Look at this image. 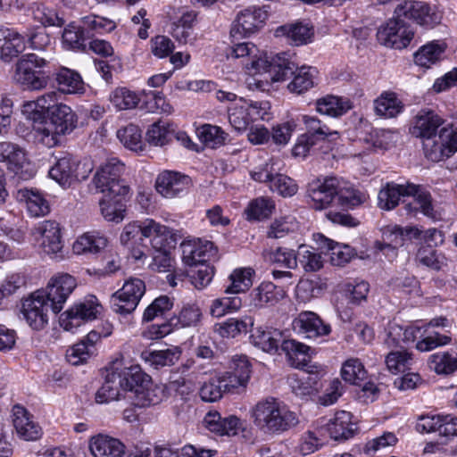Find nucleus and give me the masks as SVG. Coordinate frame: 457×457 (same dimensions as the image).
Instances as JSON below:
<instances>
[{
  "mask_svg": "<svg viewBox=\"0 0 457 457\" xmlns=\"http://www.w3.org/2000/svg\"><path fill=\"white\" fill-rule=\"evenodd\" d=\"M102 306L96 297L79 302L64 312L60 318V324L65 330L79 327L83 322L96 319Z\"/></svg>",
  "mask_w": 457,
  "mask_h": 457,
  "instance_id": "obj_13",
  "label": "nucleus"
},
{
  "mask_svg": "<svg viewBox=\"0 0 457 457\" xmlns=\"http://www.w3.org/2000/svg\"><path fill=\"white\" fill-rule=\"evenodd\" d=\"M441 124L442 119L434 112L420 111L415 116L410 131L414 137H421L424 141L436 134V130Z\"/></svg>",
  "mask_w": 457,
  "mask_h": 457,
  "instance_id": "obj_29",
  "label": "nucleus"
},
{
  "mask_svg": "<svg viewBox=\"0 0 457 457\" xmlns=\"http://www.w3.org/2000/svg\"><path fill=\"white\" fill-rule=\"evenodd\" d=\"M123 170L124 165L118 159H109L97 168L92 183L101 194L127 195L129 193V187L121 179Z\"/></svg>",
  "mask_w": 457,
  "mask_h": 457,
  "instance_id": "obj_5",
  "label": "nucleus"
},
{
  "mask_svg": "<svg viewBox=\"0 0 457 457\" xmlns=\"http://www.w3.org/2000/svg\"><path fill=\"white\" fill-rule=\"evenodd\" d=\"M121 372L126 397L134 406L145 408L162 401V390L153 383L151 377L138 365L121 366Z\"/></svg>",
  "mask_w": 457,
  "mask_h": 457,
  "instance_id": "obj_2",
  "label": "nucleus"
},
{
  "mask_svg": "<svg viewBox=\"0 0 457 457\" xmlns=\"http://www.w3.org/2000/svg\"><path fill=\"white\" fill-rule=\"evenodd\" d=\"M88 446L94 457H123L126 452L121 441L103 434L92 436Z\"/></svg>",
  "mask_w": 457,
  "mask_h": 457,
  "instance_id": "obj_25",
  "label": "nucleus"
},
{
  "mask_svg": "<svg viewBox=\"0 0 457 457\" xmlns=\"http://www.w3.org/2000/svg\"><path fill=\"white\" fill-rule=\"evenodd\" d=\"M16 198L19 202L25 204L27 211L32 217L45 216L50 212L48 202L37 190L19 189Z\"/></svg>",
  "mask_w": 457,
  "mask_h": 457,
  "instance_id": "obj_33",
  "label": "nucleus"
},
{
  "mask_svg": "<svg viewBox=\"0 0 457 457\" xmlns=\"http://www.w3.org/2000/svg\"><path fill=\"white\" fill-rule=\"evenodd\" d=\"M77 169L78 161L71 154H64L56 159L49 170V176L63 187H67L78 179Z\"/></svg>",
  "mask_w": 457,
  "mask_h": 457,
  "instance_id": "obj_27",
  "label": "nucleus"
},
{
  "mask_svg": "<svg viewBox=\"0 0 457 457\" xmlns=\"http://www.w3.org/2000/svg\"><path fill=\"white\" fill-rule=\"evenodd\" d=\"M276 36H286L291 44L302 46L309 43L313 36L312 28L307 24L295 23L280 26L276 29Z\"/></svg>",
  "mask_w": 457,
  "mask_h": 457,
  "instance_id": "obj_37",
  "label": "nucleus"
},
{
  "mask_svg": "<svg viewBox=\"0 0 457 457\" xmlns=\"http://www.w3.org/2000/svg\"><path fill=\"white\" fill-rule=\"evenodd\" d=\"M281 350L286 353L290 364L297 369H304L311 361L313 350L295 339L283 340Z\"/></svg>",
  "mask_w": 457,
  "mask_h": 457,
  "instance_id": "obj_30",
  "label": "nucleus"
},
{
  "mask_svg": "<svg viewBox=\"0 0 457 457\" xmlns=\"http://www.w3.org/2000/svg\"><path fill=\"white\" fill-rule=\"evenodd\" d=\"M289 385L292 392L301 398L313 395L318 392V381L310 375L301 378L292 376L289 378Z\"/></svg>",
  "mask_w": 457,
  "mask_h": 457,
  "instance_id": "obj_62",
  "label": "nucleus"
},
{
  "mask_svg": "<svg viewBox=\"0 0 457 457\" xmlns=\"http://www.w3.org/2000/svg\"><path fill=\"white\" fill-rule=\"evenodd\" d=\"M196 14L188 12L180 16L177 21L171 23L170 34L179 43L187 44L193 34V25Z\"/></svg>",
  "mask_w": 457,
  "mask_h": 457,
  "instance_id": "obj_41",
  "label": "nucleus"
},
{
  "mask_svg": "<svg viewBox=\"0 0 457 457\" xmlns=\"http://www.w3.org/2000/svg\"><path fill=\"white\" fill-rule=\"evenodd\" d=\"M405 193L407 196H412L414 198V203L418 205V210L423 215L432 220L441 219V213L435 209L430 193L423 186L408 182L407 191Z\"/></svg>",
  "mask_w": 457,
  "mask_h": 457,
  "instance_id": "obj_31",
  "label": "nucleus"
},
{
  "mask_svg": "<svg viewBox=\"0 0 457 457\" xmlns=\"http://www.w3.org/2000/svg\"><path fill=\"white\" fill-rule=\"evenodd\" d=\"M117 137L128 149L137 152L143 150L142 134L140 129L134 124H129L117 131Z\"/></svg>",
  "mask_w": 457,
  "mask_h": 457,
  "instance_id": "obj_56",
  "label": "nucleus"
},
{
  "mask_svg": "<svg viewBox=\"0 0 457 457\" xmlns=\"http://www.w3.org/2000/svg\"><path fill=\"white\" fill-rule=\"evenodd\" d=\"M445 49L444 44L436 42L428 43L420 47L414 54V62L419 66L429 68L441 59Z\"/></svg>",
  "mask_w": 457,
  "mask_h": 457,
  "instance_id": "obj_48",
  "label": "nucleus"
},
{
  "mask_svg": "<svg viewBox=\"0 0 457 457\" xmlns=\"http://www.w3.org/2000/svg\"><path fill=\"white\" fill-rule=\"evenodd\" d=\"M77 287L75 278L68 273L58 274L53 277L46 289H42L50 301L51 311L60 312L69 295Z\"/></svg>",
  "mask_w": 457,
  "mask_h": 457,
  "instance_id": "obj_12",
  "label": "nucleus"
},
{
  "mask_svg": "<svg viewBox=\"0 0 457 457\" xmlns=\"http://www.w3.org/2000/svg\"><path fill=\"white\" fill-rule=\"evenodd\" d=\"M82 23L87 37L95 34L111 32L116 28L113 21L98 15L86 16L82 19Z\"/></svg>",
  "mask_w": 457,
  "mask_h": 457,
  "instance_id": "obj_57",
  "label": "nucleus"
},
{
  "mask_svg": "<svg viewBox=\"0 0 457 457\" xmlns=\"http://www.w3.org/2000/svg\"><path fill=\"white\" fill-rule=\"evenodd\" d=\"M110 100L118 110L135 108L139 103V97L126 87L116 88L111 95Z\"/></svg>",
  "mask_w": 457,
  "mask_h": 457,
  "instance_id": "obj_64",
  "label": "nucleus"
},
{
  "mask_svg": "<svg viewBox=\"0 0 457 457\" xmlns=\"http://www.w3.org/2000/svg\"><path fill=\"white\" fill-rule=\"evenodd\" d=\"M384 242H377L376 246L380 251L390 250L394 252L404 243L403 228L398 225H386L381 228Z\"/></svg>",
  "mask_w": 457,
  "mask_h": 457,
  "instance_id": "obj_51",
  "label": "nucleus"
},
{
  "mask_svg": "<svg viewBox=\"0 0 457 457\" xmlns=\"http://www.w3.org/2000/svg\"><path fill=\"white\" fill-rule=\"evenodd\" d=\"M34 234L41 237V247L48 255L60 253L63 247L59 224L54 220H44L34 228Z\"/></svg>",
  "mask_w": 457,
  "mask_h": 457,
  "instance_id": "obj_22",
  "label": "nucleus"
},
{
  "mask_svg": "<svg viewBox=\"0 0 457 457\" xmlns=\"http://www.w3.org/2000/svg\"><path fill=\"white\" fill-rule=\"evenodd\" d=\"M49 309L51 305L47 295L37 290L22 302L21 312L30 328L41 330L48 323Z\"/></svg>",
  "mask_w": 457,
  "mask_h": 457,
  "instance_id": "obj_10",
  "label": "nucleus"
},
{
  "mask_svg": "<svg viewBox=\"0 0 457 457\" xmlns=\"http://www.w3.org/2000/svg\"><path fill=\"white\" fill-rule=\"evenodd\" d=\"M323 247L330 251V262L335 266H344L355 255L354 250L348 245H340L331 239L320 236Z\"/></svg>",
  "mask_w": 457,
  "mask_h": 457,
  "instance_id": "obj_46",
  "label": "nucleus"
},
{
  "mask_svg": "<svg viewBox=\"0 0 457 457\" xmlns=\"http://www.w3.org/2000/svg\"><path fill=\"white\" fill-rule=\"evenodd\" d=\"M108 245V239L99 232L85 233L73 243L72 250L76 254L96 253Z\"/></svg>",
  "mask_w": 457,
  "mask_h": 457,
  "instance_id": "obj_35",
  "label": "nucleus"
},
{
  "mask_svg": "<svg viewBox=\"0 0 457 457\" xmlns=\"http://www.w3.org/2000/svg\"><path fill=\"white\" fill-rule=\"evenodd\" d=\"M385 362L392 373L405 372L411 369L412 363L411 353L405 350L394 351L386 355Z\"/></svg>",
  "mask_w": 457,
  "mask_h": 457,
  "instance_id": "obj_63",
  "label": "nucleus"
},
{
  "mask_svg": "<svg viewBox=\"0 0 457 457\" xmlns=\"http://www.w3.org/2000/svg\"><path fill=\"white\" fill-rule=\"evenodd\" d=\"M173 129L165 121L158 120L154 122L145 134L146 141L155 146H162L168 144L173 137Z\"/></svg>",
  "mask_w": 457,
  "mask_h": 457,
  "instance_id": "obj_52",
  "label": "nucleus"
},
{
  "mask_svg": "<svg viewBox=\"0 0 457 457\" xmlns=\"http://www.w3.org/2000/svg\"><path fill=\"white\" fill-rule=\"evenodd\" d=\"M62 43L67 49H84L87 32L83 28L69 24L62 32Z\"/></svg>",
  "mask_w": 457,
  "mask_h": 457,
  "instance_id": "obj_60",
  "label": "nucleus"
},
{
  "mask_svg": "<svg viewBox=\"0 0 457 457\" xmlns=\"http://www.w3.org/2000/svg\"><path fill=\"white\" fill-rule=\"evenodd\" d=\"M25 48L24 37L12 29L1 47V60L9 62L12 58L17 57L22 53Z\"/></svg>",
  "mask_w": 457,
  "mask_h": 457,
  "instance_id": "obj_53",
  "label": "nucleus"
},
{
  "mask_svg": "<svg viewBox=\"0 0 457 457\" xmlns=\"http://www.w3.org/2000/svg\"><path fill=\"white\" fill-rule=\"evenodd\" d=\"M145 231L156 253H170L178 243V237L170 228L154 220H149V228Z\"/></svg>",
  "mask_w": 457,
  "mask_h": 457,
  "instance_id": "obj_26",
  "label": "nucleus"
},
{
  "mask_svg": "<svg viewBox=\"0 0 457 457\" xmlns=\"http://www.w3.org/2000/svg\"><path fill=\"white\" fill-rule=\"evenodd\" d=\"M297 264L306 272H315L323 267V260L320 253L306 245H301L296 252Z\"/></svg>",
  "mask_w": 457,
  "mask_h": 457,
  "instance_id": "obj_47",
  "label": "nucleus"
},
{
  "mask_svg": "<svg viewBox=\"0 0 457 457\" xmlns=\"http://www.w3.org/2000/svg\"><path fill=\"white\" fill-rule=\"evenodd\" d=\"M198 137L206 146L216 148L225 144L228 134L218 126L204 124L198 129Z\"/></svg>",
  "mask_w": 457,
  "mask_h": 457,
  "instance_id": "obj_58",
  "label": "nucleus"
},
{
  "mask_svg": "<svg viewBox=\"0 0 457 457\" xmlns=\"http://www.w3.org/2000/svg\"><path fill=\"white\" fill-rule=\"evenodd\" d=\"M121 372V363L115 361L107 370L104 382L96 394V401L98 403H106L111 401L126 397Z\"/></svg>",
  "mask_w": 457,
  "mask_h": 457,
  "instance_id": "obj_14",
  "label": "nucleus"
},
{
  "mask_svg": "<svg viewBox=\"0 0 457 457\" xmlns=\"http://www.w3.org/2000/svg\"><path fill=\"white\" fill-rule=\"evenodd\" d=\"M274 165V162L266 163L260 170L252 172L253 179L268 184L271 191L284 197L295 195L298 189L296 183L288 176L277 172Z\"/></svg>",
  "mask_w": 457,
  "mask_h": 457,
  "instance_id": "obj_11",
  "label": "nucleus"
},
{
  "mask_svg": "<svg viewBox=\"0 0 457 457\" xmlns=\"http://www.w3.org/2000/svg\"><path fill=\"white\" fill-rule=\"evenodd\" d=\"M204 427L220 436H235L241 428L239 418L230 415L222 418L218 411H209L204 419Z\"/></svg>",
  "mask_w": 457,
  "mask_h": 457,
  "instance_id": "obj_28",
  "label": "nucleus"
},
{
  "mask_svg": "<svg viewBox=\"0 0 457 457\" xmlns=\"http://www.w3.org/2000/svg\"><path fill=\"white\" fill-rule=\"evenodd\" d=\"M149 220H146L141 224L129 223L126 225L120 237L121 244L130 247L132 245L139 244L144 238H148V233L145 230L149 228Z\"/></svg>",
  "mask_w": 457,
  "mask_h": 457,
  "instance_id": "obj_54",
  "label": "nucleus"
},
{
  "mask_svg": "<svg viewBox=\"0 0 457 457\" xmlns=\"http://www.w3.org/2000/svg\"><path fill=\"white\" fill-rule=\"evenodd\" d=\"M99 201L100 211L104 218L108 221L120 222L125 216L126 205L124 198L126 195H116L114 194H102Z\"/></svg>",
  "mask_w": 457,
  "mask_h": 457,
  "instance_id": "obj_34",
  "label": "nucleus"
},
{
  "mask_svg": "<svg viewBox=\"0 0 457 457\" xmlns=\"http://www.w3.org/2000/svg\"><path fill=\"white\" fill-rule=\"evenodd\" d=\"M429 367L437 374L450 375L457 370V353L438 352L429 357Z\"/></svg>",
  "mask_w": 457,
  "mask_h": 457,
  "instance_id": "obj_40",
  "label": "nucleus"
},
{
  "mask_svg": "<svg viewBox=\"0 0 457 457\" xmlns=\"http://www.w3.org/2000/svg\"><path fill=\"white\" fill-rule=\"evenodd\" d=\"M187 175L174 170H163L156 178L155 188L166 198H174L184 192L190 185Z\"/></svg>",
  "mask_w": 457,
  "mask_h": 457,
  "instance_id": "obj_20",
  "label": "nucleus"
},
{
  "mask_svg": "<svg viewBox=\"0 0 457 457\" xmlns=\"http://www.w3.org/2000/svg\"><path fill=\"white\" fill-rule=\"evenodd\" d=\"M180 247L182 250V260L188 266L206 264L217 253V249L214 247L213 243L207 240L184 241L181 243Z\"/></svg>",
  "mask_w": 457,
  "mask_h": 457,
  "instance_id": "obj_17",
  "label": "nucleus"
},
{
  "mask_svg": "<svg viewBox=\"0 0 457 457\" xmlns=\"http://www.w3.org/2000/svg\"><path fill=\"white\" fill-rule=\"evenodd\" d=\"M374 108L378 115L394 118L403 111V105L395 92H384L375 100Z\"/></svg>",
  "mask_w": 457,
  "mask_h": 457,
  "instance_id": "obj_39",
  "label": "nucleus"
},
{
  "mask_svg": "<svg viewBox=\"0 0 457 457\" xmlns=\"http://www.w3.org/2000/svg\"><path fill=\"white\" fill-rule=\"evenodd\" d=\"M408 182L405 184H396L388 182L383 187L378 195V206L386 211L395 209L400 201L401 196H407Z\"/></svg>",
  "mask_w": 457,
  "mask_h": 457,
  "instance_id": "obj_36",
  "label": "nucleus"
},
{
  "mask_svg": "<svg viewBox=\"0 0 457 457\" xmlns=\"http://www.w3.org/2000/svg\"><path fill=\"white\" fill-rule=\"evenodd\" d=\"M77 115L71 108L64 104L54 105L49 120L39 123L36 132L40 141L48 147L59 143L60 136L70 134L77 127Z\"/></svg>",
  "mask_w": 457,
  "mask_h": 457,
  "instance_id": "obj_3",
  "label": "nucleus"
},
{
  "mask_svg": "<svg viewBox=\"0 0 457 457\" xmlns=\"http://www.w3.org/2000/svg\"><path fill=\"white\" fill-rule=\"evenodd\" d=\"M46 64V61L35 54H24L16 62L13 79L27 89L41 90L48 83V76L40 70Z\"/></svg>",
  "mask_w": 457,
  "mask_h": 457,
  "instance_id": "obj_6",
  "label": "nucleus"
},
{
  "mask_svg": "<svg viewBox=\"0 0 457 457\" xmlns=\"http://www.w3.org/2000/svg\"><path fill=\"white\" fill-rule=\"evenodd\" d=\"M56 81L62 92L66 94L81 93L84 89L79 73L67 68H62L56 73Z\"/></svg>",
  "mask_w": 457,
  "mask_h": 457,
  "instance_id": "obj_49",
  "label": "nucleus"
},
{
  "mask_svg": "<svg viewBox=\"0 0 457 457\" xmlns=\"http://www.w3.org/2000/svg\"><path fill=\"white\" fill-rule=\"evenodd\" d=\"M315 69L312 67L302 66L298 68L295 65L294 73L288 78L293 76V80L288 84L287 88L292 93L302 94L313 87V78Z\"/></svg>",
  "mask_w": 457,
  "mask_h": 457,
  "instance_id": "obj_43",
  "label": "nucleus"
},
{
  "mask_svg": "<svg viewBox=\"0 0 457 457\" xmlns=\"http://www.w3.org/2000/svg\"><path fill=\"white\" fill-rule=\"evenodd\" d=\"M404 17L395 16L379 27L377 37L380 44L387 47L403 49L406 47L414 36L413 30L404 21Z\"/></svg>",
  "mask_w": 457,
  "mask_h": 457,
  "instance_id": "obj_7",
  "label": "nucleus"
},
{
  "mask_svg": "<svg viewBox=\"0 0 457 457\" xmlns=\"http://www.w3.org/2000/svg\"><path fill=\"white\" fill-rule=\"evenodd\" d=\"M303 121L306 126L307 132L304 136H310L311 139L316 141H324L328 137L335 140L338 137L336 130L330 129L327 125L321 124L320 120L315 117L303 115Z\"/></svg>",
  "mask_w": 457,
  "mask_h": 457,
  "instance_id": "obj_45",
  "label": "nucleus"
},
{
  "mask_svg": "<svg viewBox=\"0 0 457 457\" xmlns=\"http://www.w3.org/2000/svg\"><path fill=\"white\" fill-rule=\"evenodd\" d=\"M254 270L251 268H239L233 270L228 279L230 285L225 289L227 294H239L248 290L253 285Z\"/></svg>",
  "mask_w": 457,
  "mask_h": 457,
  "instance_id": "obj_42",
  "label": "nucleus"
},
{
  "mask_svg": "<svg viewBox=\"0 0 457 457\" xmlns=\"http://www.w3.org/2000/svg\"><path fill=\"white\" fill-rule=\"evenodd\" d=\"M338 181L336 178H326L323 181L316 180L309 184L308 195L312 200V206L315 210L328 208L336 201Z\"/></svg>",
  "mask_w": 457,
  "mask_h": 457,
  "instance_id": "obj_19",
  "label": "nucleus"
},
{
  "mask_svg": "<svg viewBox=\"0 0 457 457\" xmlns=\"http://www.w3.org/2000/svg\"><path fill=\"white\" fill-rule=\"evenodd\" d=\"M295 331L305 335L308 338L327 336L330 333L329 324L323 320L313 312H302L292 322Z\"/></svg>",
  "mask_w": 457,
  "mask_h": 457,
  "instance_id": "obj_21",
  "label": "nucleus"
},
{
  "mask_svg": "<svg viewBox=\"0 0 457 457\" xmlns=\"http://www.w3.org/2000/svg\"><path fill=\"white\" fill-rule=\"evenodd\" d=\"M352 108L348 99L335 96H326L316 102V109L321 113L331 117H339Z\"/></svg>",
  "mask_w": 457,
  "mask_h": 457,
  "instance_id": "obj_38",
  "label": "nucleus"
},
{
  "mask_svg": "<svg viewBox=\"0 0 457 457\" xmlns=\"http://www.w3.org/2000/svg\"><path fill=\"white\" fill-rule=\"evenodd\" d=\"M268 18L262 8L249 7L239 12L234 21L230 35L233 37H245L254 33Z\"/></svg>",
  "mask_w": 457,
  "mask_h": 457,
  "instance_id": "obj_15",
  "label": "nucleus"
},
{
  "mask_svg": "<svg viewBox=\"0 0 457 457\" xmlns=\"http://www.w3.org/2000/svg\"><path fill=\"white\" fill-rule=\"evenodd\" d=\"M249 296L251 305L255 308H263L276 305L285 298L286 292L272 282L264 281L253 288Z\"/></svg>",
  "mask_w": 457,
  "mask_h": 457,
  "instance_id": "obj_24",
  "label": "nucleus"
},
{
  "mask_svg": "<svg viewBox=\"0 0 457 457\" xmlns=\"http://www.w3.org/2000/svg\"><path fill=\"white\" fill-rule=\"evenodd\" d=\"M201 312L197 306H185L178 317L171 318L168 322L154 324L149 328L152 338H161L169 335L173 327L180 325L181 327L195 326L200 320Z\"/></svg>",
  "mask_w": 457,
  "mask_h": 457,
  "instance_id": "obj_18",
  "label": "nucleus"
},
{
  "mask_svg": "<svg viewBox=\"0 0 457 457\" xmlns=\"http://www.w3.org/2000/svg\"><path fill=\"white\" fill-rule=\"evenodd\" d=\"M145 361L158 370L164 366L173 365L179 357V352L173 349L145 352L143 353Z\"/></svg>",
  "mask_w": 457,
  "mask_h": 457,
  "instance_id": "obj_59",
  "label": "nucleus"
},
{
  "mask_svg": "<svg viewBox=\"0 0 457 457\" xmlns=\"http://www.w3.org/2000/svg\"><path fill=\"white\" fill-rule=\"evenodd\" d=\"M230 125L237 131L246 129L251 122L249 118L247 101L243 98L228 110Z\"/></svg>",
  "mask_w": 457,
  "mask_h": 457,
  "instance_id": "obj_55",
  "label": "nucleus"
},
{
  "mask_svg": "<svg viewBox=\"0 0 457 457\" xmlns=\"http://www.w3.org/2000/svg\"><path fill=\"white\" fill-rule=\"evenodd\" d=\"M12 423L19 436L24 440H37L42 435L40 426L33 420L32 415L21 405L13 406Z\"/></svg>",
  "mask_w": 457,
  "mask_h": 457,
  "instance_id": "obj_23",
  "label": "nucleus"
},
{
  "mask_svg": "<svg viewBox=\"0 0 457 457\" xmlns=\"http://www.w3.org/2000/svg\"><path fill=\"white\" fill-rule=\"evenodd\" d=\"M253 325L252 317L243 319L229 318L216 325V330L223 337H235L241 333H246L249 327Z\"/></svg>",
  "mask_w": 457,
  "mask_h": 457,
  "instance_id": "obj_50",
  "label": "nucleus"
},
{
  "mask_svg": "<svg viewBox=\"0 0 457 457\" xmlns=\"http://www.w3.org/2000/svg\"><path fill=\"white\" fill-rule=\"evenodd\" d=\"M395 13L425 28H434L442 20V12L436 6L422 1H405L399 4Z\"/></svg>",
  "mask_w": 457,
  "mask_h": 457,
  "instance_id": "obj_9",
  "label": "nucleus"
},
{
  "mask_svg": "<svg viewBox=\"0 0 457 457\" xmlns=\"http://www.w3.org/2000/svg\"><path fill=\"white\" fill-rule=\"evenodd\" d=\"M425 156L437 162L451 157L457 151V131L452 127L442 128L439 133L423 141Z\"/></svg>",
  "mask_w": 457,
  "mask_h": 457,
  "instance_id": "obj_8",
  "label": "nucleus"
},
{
  "mask_svg": "<svg viewBox=\"0 0 457 457\" xmlns=\"http://www.w3.org/2000/svg\"><path fill=\"white\" fill-rule=\"evenodd\" d=\"M250 417L254 427L264 435L281 434L298 423L295 413L273 397L257 402L250 411Z\"/></svg>",
  "mask_w": 457,
  "mask_h": 457,
  "instance_id": "obj_1",
  "label": "nucleus"
},
{
  "mask_svg": "<svg viewBox=\"0 0 457 457\" xmlns=\"http://www.w3.org/2000/svg\"><path fill=\"white\" fill-rule=\"evenodd\" d=\"M0 162H4L10 171L21 178H25L24 172L29 173V176L33 174L29 170L30 164L24 149L17 144L8 141L0 142Z\"/></svg>",
  "mask_w": 457,
  "mask_h": 457,
  "instance_id": "obj_16",
  "label": "nucleus"
},
{
  "mask_svg": "<svg viewBox=\"0 0 457 457\" xmlns=\"http://www.w3.org/2000/svg\"><path fill=\"white\" fill-rule=\"evenodd\" d=\"M341 375L345 381L361 386V382L366 378V370L360 360L349 359L343 364Z\"/></svg>",
  "mask_w": 457,
  "mask_h": 457,
  "instance_id": "obj_61",
  "label": "nucleus"
},
{
  "mask_svg": "<svg viewBox=\"0 0 457 457\" xmlns=\"http://www.w3.org/2000/svg\"><path fill=\"white\" fill-rule=\"evenodd\" d=\"M281 337L278 330H264L262 328H257L251 335L253 344L267 353L278 350V344L282 342Z\"/></svg>",
  "mask_w": 457,
  "mask_h": 457,
  "instance_id": "obj_44",
  "label": "nucleus"
},
{
  "mask_svg": "<svg viewBox=\"0 0 457 457\" xmlns=\"http://www.w3.org/2000/svg\"><path fill=\"white\" fill-rule=\"evenodd\" d=\"M247 72L252 75L268 74L266 82L284 81L294 73L295 63L292 62L287 54L281 53L272 57L259 50L258 55L253 57L250 62H244Z\"/></svg>",
  "mask_w": 457,
  "mask_h": 457,
  "instance_id": "obj_4",
  "label": "nucleus"
},
{
  "mask_svg": "<svg viewBox=\"0 0 457 457\" xmlns=\"http://www.w3.org/2000/svg\"><path fill=\"white\" fill-rule=\"evenodd\" d=\"M355 429L352 414L345 411H337L327 424V431L334 440H346L353 436Z\"/></svg>",
  "mask_w": 457,
  "mask_h": 457,
  "instance_id": "obj_32",
  "label": "nucleus"
}]
</instances>
